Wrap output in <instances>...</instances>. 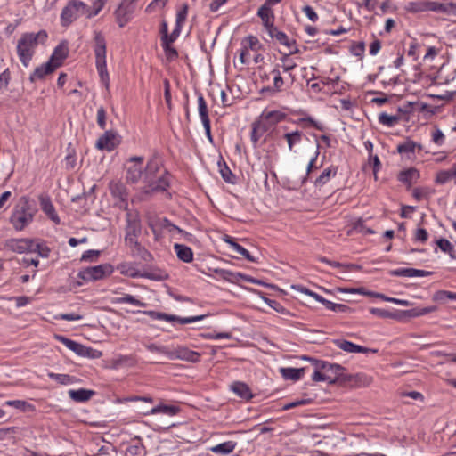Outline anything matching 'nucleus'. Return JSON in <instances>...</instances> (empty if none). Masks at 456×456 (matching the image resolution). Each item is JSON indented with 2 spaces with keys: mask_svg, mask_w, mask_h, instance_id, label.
<instances>
[{
  "mask_svg": "<svg viewBox=\"0 0 456 456\" xmlns=\"http://www.w3.org/2000/svg\"><path fill=\"white\" fill-rule=\"evenodd\" d=\"M302 359L310 362L314 367L312 376L314 382L327 381L329 384H335L340 379L343 380L348 379L347 378H342L345 368L339 364L330 363L306 355H304Z\"/></svg>",
  "mask_w": 456,
  "mask_h": 456,
  "instance_id": "nucleus-1",
  "label": "nucleus"
},
{
  "mask_svg": "<svg viewBox=\"0 0 456 456\" xmlns=\"http://www.w3.org/2000/svg\"><path fill=\"white\" fill-rule=\"evenodd\" d=\"M47 37L48 35L45 30H40L37 33L28 32L21 35L17 44V53L25 67H28L38 44H44Z\"/></svg>",
  "mask_w": 456,
  "mask_h": 456,
  "instance_id": "nucleus-2",
  "label": "nucleus"
},
{
  "mask_svg": "<svg viewBox=\"0 0 456 456\" xmlns=\"http://www.w3.org/2000/svg\"><path fill=\"white\" fill-rule=\"evenodd\" d=\"M37 209L28 196L20 197L15 204L10 216V223L17 231H22L32 223Z\"/></svg>",
  "mask_w": 456,
  "mask_h": 456,
  "instance_id": "nucleus-3",
  "label": "nucleus"
},
{
  "mask_svg": "<svg viewBox=\"0 0 456 456\" xmlns=\"http://www.w3.org/2000/svg\"><path fill=\"white\" fill-rule=\"evenodd\" d=\"M86 4L79 0H70L67 5L62 9L61 13V23L63 27L69 26L74 20H76L81 12H84V9Z\"/></svg>",
  "mask_w": 456,
  "mask_h": 456,
  "instance_id": "nucleus-4",
  "label": "nucleus"
},
{
  "mask_svg": "<svg viewBox=\"0 0 456 456\" xmlns=\"http://www.w3.org/2000/svg\"><path fill=\"white\" fill-rule=\"evenodd\" d=\"M112 271L110 265H99L81 270L77 276L86 281H98L110 274Z\"/></svg>",
  "mask_w": 456,
  "mask_h": 456,
  "instance_id": "nucleus-5",
  "label": "nucleus"
},
{
  "mask_svg": "<svg viewBox=\"0 0 456 456\" xmlns=\"http://www.w3.org/2000/svg\"><path fill=\"white\" fill-rule=\"evenodd\" d=\"M142 314L151 316L154 320H161V321H166V322H177L181 324H188V323L195 322L197 321H201L207 316L206 314H201V315H197V316H192V317H179V316H176L174 314H168L166 313L157 312V311H153V310L142 311Z\"/></svg>",
  "mask_w": 456,
  "mask_h": 456,
  "instance_id": "nucleus-6",
  "label": "nucleus"
},
{
  "mask_svg": "<svg viewBox=\"0 0 456 456\" xmlns=\"http://www.w3.org/2000/svg\"><path fill=\"white\" fill-rule=\"evenodd\" d=\"M143 157L134 156L128 159L129 166L126 167V179L128 183H136L142 176Z\"/></svg>",
  "mask_w": 456,
  "mask_h": 456,
  "instance_id": "nucleus-7",
  "label": "nucleus"
},
{
  "mask_svg": "<svg viewBox=\"0 0 456 456\" xmlns=\"http://www.w3.org/2000/svg\"><path fill=\"white\" fill-rule=\"evenodd\" d=\"M134 11L133 1L123 0L115 11L116 21L120 28L125 27L131 20Z\"/></svg>",
  "mask_w": 456,
  "mask_h": 456,
  "instance_id": "nucleus-8",
  "label": "nucleus"
},
{
  "mask_svg": "<svg viewBox=\"0 0 456 456\" xmlns=\"http://www.w3.org/2000/svg\"><path fill=\"white\" fill-rule=\"evenodd\" d=\"M109 187L112 197L117 200L115 205L121 209H126L128 193L126 186L120 182H110Z\"/></svg>",
  "mask_w": 456,
  "mask_h": 456,
  "instance_id": "nucleus-9",
  "label": "nucleus"
},
{
  "mask_svg": "<svg viewBox=\"0 0 456 456\" xmlns=\"http://www.w3.org/2000/svg\"><path fill=\"white\" fill-rule=\"evenodd\" d=\"M145 183H147V185L143 188V192L145 194L165 191L170 186L169 174L165 172V174L159 177L156 181L150 179V181H146Z\"/></svg>",
  "mask_w": 456,
  "mask_h": 456,
  "instance_id": "nucleus-10",
  "label": "nucleus"
},
{
  "mask_svg": "<svg viewBox=\"0 0 456 456\" xmlns=\"http://www.w3.org/2000/svg\"><path fill=\"white\" fill-rule=\"evenodd\" d=\"M118 134L114 130H108L100 136L96 142V147L99 150L113 151L118 145Z\"/></svg>",
  "mask_w": 456,
  "mask_h": 456,
  "instance_id": "nucleus-11",
  "label": "nucleus"
},
{
  "mask_svg": "<svg viewBox=\"0 0 456 456\" xmlns=\"http://www.w3.org/2000/svg\"><path fill=\"white\" fill-rule=\"evenodd\" d=\"M94 46L95 64L106 63V40L100 31H94Z\"/></svg>",
  "mask_w": 456,
  "mask_h": 456,
  "instance_id": "nucleus-12",
  "label": "nucleus"
},
{
  "mask_svg": "<svg viewBox=\"0 0 456 456\" xmlns=\"http://www.w3.org/2000/svg\"><path fill=\"white\" fill-rule=\"evenodd\" d=\"M333 343L341 350L347 352V353H377V349H370L362 346H359L356 344H354L353 342H350L346 339H334Z\"/></svg>",
  "mask_w": 456,
  "mask_h": 456,
  "instance_id": "nucleus-13",
  "label": "nucleus"
},
{
  "mask_svg": "<svg viewBox=\"0 0 456 456\" xmlns=\"http://www.w3.org/2000/svg\"><path fill=\"white\" fill-rule=\"evenodd\" d=\"M68 43L66 41H62L54 48L48 61L54 65L56 69H58L62 65L63 61L68 57Z\"/></svg>",
  "mask_w": 456,
  "mask_h": 456,
  "instance_id": "nucleus-14",
  "label": "nucleus"
},
{
  "mask_svg": "<svg viewBox=\"0 0 456 456\" xmlns=\"http://www.w3.org/2000/svg\"><path fill=\"white\" fill-rule=\"evenodd\" d=\"M180 359L191 362L200 361V354L188 349L187 347H178L175 350H171L169 360Z\"/></svg>",
  "mask_w": 456,
  "mask_h": 456,
  "instance_id": "nucleus-15",
  "label": "nucleus"
},
{
  "mask_svg": "<svg viewBox=\"0 0 456 456\" xmlns=\"http://www.w3.org/2000/svg\"><path fill=\"white\" fill-rule=\"evenodd\" d=\"M39 203L43 212L55 224L61 223L60 217L55 211L51 198L47 195L39 196Z\"/></svg>",
  "mask_w": 456,
  "mask_h": 456,
  "instance_id": "nucleus-16",
  "label": "nucleus"
},
{
  "mask_svg": "<svg viewBox=\"0 0 456 456\" xmlns=\"http://www.w3.org/2000/svg\"><path fill=\"white\" fill-rule=\"evenodd\" d=\"M6 246L12 251L19 254L30 253V250H33L31 247H34L33 240L30 239L10 240L6 242Z\"/></svg>",
  "mask_w": 456,
  "mask_h": 456,
  "instance_id": "nucleus-17",
  "label": "nucleus"
},
{
  "mask_svg": "<svg viewBox=\"0 0 456 456\" xmlns=\"http://www.w3.org/2000/svg\"><path fill=\"white\" fill-rule=\"evenodd\" d=\"M257 15L262 20L263 25L265 26L267 32L275 27L274 26V14L270 7L262 5L258 9Z\"/></svg>",
  "mask_w": 456,
  "mask_h": 456,
  "instance_id": "nucleus-18",
  "label": "nucleus"
},
{
  "mask_svg": "<svg viewBox=\"0 0 456 456\" xmlns=\"http://www.w3.org/2000/svg\"><path fill=\"white\" fill-rule=\"evenodd\" d=\"M56 68L51 62L47 61L39 67H37L29 77L31 83L43 79L46 75L53 73Z\"/></svg>",
  "mask_w": 456,
  "mask_h": 456,
  "instance_id": "nucleus-19",
  "label": "nucleus"
},
{
  "mask_svg": "<svg viewBox=\"0 0 456 456\" xmlns=\"http://www.w3.org/2000/svg\"><path fill=\"white\" fill-rule=\"evenodd\" d=\"M231 389L239 397H240L241 399H244L246 401H248V400L252 399L253 396H254V395L252 394L249 387L246 383H244V382H240V381L233 382L231 385Z\"/></svg>",
  "mask_w": 456,
  "mask_h": 456,
  "instance_id": "nucleus-20",
  "label": "nucleus"
},
{
  "mask_svg": "<svg viewBox=\"0 0 456 456\" xmlns=\"http://www.w3.org/2000/svg\"><path fill=\"white\" fill-rule=\"evenodd\" d=\"M224 240L230 245V247L238 254L245 257L249 262H256V259L241 245L234 241V240L226 235Z\"/></svg>",
  "mask_w": 456,
  "mask_h": 456,
  "instance_id": "nucleus-21",
  "label": "nucleus"
},
{
  "mask_svg": "<svg viewBox=\"0 0 456 456\" xmlns=\"http://www.w3.org/2000/svg\"><path fill=\"white\" fill-rule=\"evenodd\" d=\"M419 178V173L414 167L403 170L398 175V180L408 186H411L412 182H416Z\"/></svg>",
  "mask_w": 456,
  "mask_h": 456,
  "instance_id": "nucleus-22",
  "label": "nucleus"
},
{
  "mask_svg": "<svg viewBox=\"0 0 456 456\" xmlns=\"http://www.w3.org/2000/svg\"><path fill=\"white\" fill-rule=\"evenodd\" d=\"M142 232L141 221L137 217H131L130 215L127 216V224L126 226V236H140Z\"/></svg>",
  "mask_w": 456,
  "mask_h": 456,
  "instance_id": "nucleus-23",
  "label": "nucleus"
},
{
  "mask_svg": "<svg viewBox=\"0 0 456 456\" xmlns=\"http://www.w3.org/2000/svg\"><path fill=\"white\" fill-rule=\"evenodd\" d=\"M174 248L175 250L177 257L185 263H190L193 259V252L191 248L183 244H175Z\"/></svg>",
  "mask_w": 456,
  "mask_h": 456,
  "instance_id": "nucleus-24",
  "label": "nucleus"
},
{
  "mask_svg": "<svg viewBox=\"0 0 456 456\" xmlns=\"http://www.w3.org/2000/svg\"><path fill=\"white\" fill-rule=\"evenodd\" d=\"M263 119L269 122L273 127H274L278 123L283 121L287 115L284 112L280 110H272V111H263L262 114Z\"/></svg>",
  "mask_w": 456,
  "mask_h": 456,
  "instance_id": "nucleus-25",
  "label": "nucleus"
},
{
  "mask_svg": "<svg viewBox=\"0 0 456 456\" xmlns=\"http://www.w3.org/2000/svg\"><path fill=\"white\" fill-rule=\"evenodd\" d=\"M94 395V391L80 388L77 390H69V397L75 401L79 403L87 402L91 399V397Z\"/></svg>",
  "mask_w": 456,
  "mask_h": 456,
  "instance_id": "nucleus-26",
  "label": "nucleus"
},
{
  "mask_svg": "<svg viewBox=\"0 0 456 456\" xmlns=\"http://www.w3.org/2000/svg\"><path fill=\"white\" fill-rule=\"evenodd\" d=\"M236 445L237 443L231 440L212 446L209 450L216 454L226 455L232 452Z\"/></svg>",
  "mask_w": 456,
  "mask_h": 456,
  "instance_id": "nucleus-27",
  "label": "nucleus"
},
{
  "mask_svg": "<svg viewBox=\"0 0 456 456\" xmlns=\"http://www.w3.org/2000/svg\"><path fill=\"white\" fill-rule=\"evenodd\" d=\"M338 172V167L330 166V167L324 169L322 174L316 178L314 181V185L317 187H322L326 184L331 176H335Z\"/></svg>",
  "mask_w": 456,
  "mask_h": 456,
  "instance_id": "nucleus-28",
  "label": "nucleus"
},
{
  "mask_svg": "<svg viewBox=\"0 0 456 456\" xmlns=\"http://www.w3.org/2000/svg\"><path fill=\"white\" fill-rule=\"evenodd\" d=\"M305 370V368L289 367V368H281V373L285 379H290V380L297 381L303 377Z\"/></svg>",
  "mask_w": 456,
  "mask_h": 456,
  "instance_id": "nucleus-29",
  "label": "nucleus"
},
{
  "mask_svg": "<svg viewBox=\"0 0 456 456\" xmlns=\"http://www.w3.org/2000/svg\"><path fill=\"white\" fill-rule=\"evenodd\" d=\"M159 170V162L157 158H151L144 169V182L150 181V179H153L155 175Z\"/></svg>",
  "mask_w": 456,
  "mask_h": 456,
  "instance_id": "nucleus-30",
  "label": "nucleus"
},
{
  "mask_svg": "<svg viewBox=\"0 0 456 456\" xmlns=\"http://www.w3.org/2000/svg\"><path fill=\"white\" fill-rule=\"evenodd\" d=\"M267 33L271 38L276 39L280 44L288 47H290L296 43L295 40L289 41L288 36L284 32L278 30L276 27L270 29Z\"/></svg>",
  "mask_w": 456,
  "mask_h": 456,
  "instance_id": "nucleus-31",
  "label": "nucleus"
},
{
  "mask_svg": "<svg viewBox=\"0 0 456 456\" xmlns=\"http://www.w3.org/2000/svg\"><path fill=\"white\" fill-rule=\"evenodd\" d=\"M180 409L178 406L175 405H165L159 404L158 406L153 407L151 411V414L163 413L168 416H175L179 412Z\"/></svg>",
  "mask_w": 456,
  "mask_h": 456,
  "instance_id": "nucleus-32",
  "label": "nucleus"
},
{
  "mask_svg": "<svg viewBox=\"0 0 456 456\" xmlns=\"http://www.w3.org/2000/svg\"><path fill=\"white\" fill-rule=\"evenodd\" d=\"M131 253L133 256L139 257L145 262L152 260V255L140 242L131 249Z\"/></svg>",
  "mask_w": 456,
  "mask_h": 456,
  "instance_id": "nucleus-33",
  "label": "nucleus"
},
{
  "mask_svg": "<svg viewBox=\"0 0 456 456\" xmlns=\"http://www.w3.org/2000/svg\"><path fill=\"white\" fill-rule=\"evenodd\" d=\"M430 11L439 13H444L447 15H452V2L450 3H439L430 1L429 7Z\"/></svg>",
  "mask_w": 456,
  "mask_h": 456,
  "instance_id": "nucleus-34",
  "label": "nucleus"
},
{
  "mask_svg": "<svg viewBox=\"0 0 456 456\" xmlns=\"http://www.w3.org/2000/svg\"><path fill=\"white\" fill-rule=\"evenodd\" d=\"M54 338L60 342H61L63 345H65L69 350L73 351L76 354L78 355L80 353V349L82 346V344L77 343L72 339H69L62 335H54Z\"/></svg>",
  "mask_w": 456,
  "mask_h": 456,
  "instance_id": "nucleus-35",
  "label": "nucleus"
},
{
  "mask_svg": "<svg viewBox=\"0 0 456 456\" xmlns=\"http://www.w3.org/2000/svg\"><path fill=\"white\" fill-rule=\"evenodd\" d=\"M141 277L147 278L152 281H165L168 278V274L161 269H152L148 272H144L141 274Z\"/></svg>",
  "mask_w": 456,
  "mask_h": 456,
  "instance_id": "nucleus-36",
  "label": "nucleus"
},
{
  "mask_svg": "<svg viewBox=\"0 0 456 456\" xmlns=\"http://www.w3.org/2000/svg\"><path fill=\"white\" fill-rule=\"evenodd\" d=\"M416 148H418L419 151L422 150V146L420 144L411 140H407L403 143H401L397 146V151L401 154L413 153Z\"/></svg>",
  "mask_w": 456,
  "mask_h": 456,
  "instance_id": "nucleus-37",
  "label": "nucleus"
},
{
  "mask_svg": "<svg viewBox=\"0 0 456 456\" xmlns=\"http://www.w3.org/2000/svg\"><path fill=\"white\" fill-rule=\"evenodd\" d=\"M455 176H456V171L453 167L452 169H448V170H441L436 175V183H440V184H444Z\"/></svg>",
  "mask_w": 456,
  "mask_h": 456,
  "instance_id": "nucleus-38",
  "label": "nucleus"
},
{
  "mask_svg": "<svg viewBox=\"0 0 456 456\" xmlns=\"http://www.w3.org/2000/svg\"><path fill=\"white\" fill-rule=\"evenodd\" d=\"M302 137L303 133L298 130L285 134L284 138L287 140L289 150L292 151L294 145L301 142Z\"/></svg>",
  "mask_w": 456,
  "mask_h": 456,
  "instance_id": "nucleus-39",
  "label": "nucleus"
},
{
  "mask_svg": "<svg viewBox=\"0 0 456 456\" xmlns=\"http://www.w3.org/2000/svg\"><path fill=\"white\" fill-rule=\"evenodd\" d=\"M199 114L202 122L208 121V110L203 95L200 93L198 96Z\"/></svg>",
  "mask_w": 456,
  "mask_h": 456,
  "instance_id": "nucleus-40",
  "label": "nucleus"
},
{
  "mask_svg": "<svg viewBox=\"0 0 456 456\" xmlns=\"http://www.w3.org/2000/svg\"><path fill=\"white\" fill-rule=\"evenodd\" d=\"M115 303H118V304L127 303V304H132L134 305H137V306H141V307L146 306L145 303L140 301L139 299L135 298L134 296H132L130 294H125L123 297H117L115 299Z\"/></svg>",
  "mask_w": 456,
  "mask_h": 456,
  "instance_id": "nucleus-41",
  "label": "nucleus"
},
{
  "mask_svg": "<svg viewBox=\"0 0 456 456\" xmlns=\"http://www.w3.org/2000/svg\"><path fill=\"white\" fill-rule=\"evenodd\" d=\"M102 355V352L92 347L82 345L78 356L87 357L90 359H98Z\"/></svg>",
  "mask_w": 456,
  "mask_h": 456,
  "instance_id": "nucleus-42",
  "label": "nucleus"
},
{
  "mask_svg": "<svg viewBox=\"0 0 456 456\" xmlns=\"http://www.w3.org/2000/svg\"><path fill=\"white\" fill-rule=\"evenodd\" d=\"M436 244L443 252L448 253L452 258H455L454 248L448 240L444 238L439 239L436 241Z\"/></svg>",
  "mask_w": 456,
  "mask_h": 456,
  "instance_id": "nucleus-43",
  "label": "nucleus"
},
{
  "mask_svg": "<svg viewBox=\"0 0 456 456\" xmlns=\"http://www.w3.org/2000/svg\"><path fill=\"white\" fill-rule=\"evenodd\" d=\"M399 119L400 118L398 116L388 115L385 112H382L379 115V123L388 127L394 126L399 121Z\"/></svg>",
  "mask_w": 456,
  "mask_h": 456,
  "instance_id": "nucleus-44",
  "label": "nucleus"
},
{
  "mask_svg": "<svg viewBox=\"0 0 456 456\" xmlns=\"http://www.w3.org/2000/svg\"><path fill=\"white\" fill-rule=\"evenodd\" d=\"M48 377L51 379H53L61 385L71 384L74 382V379H75L74 377H71L69 374H58V373H53V372H49Z\"/></svg>",
  "mask_w": 456,
  "mask_h": 456,
  "instance_id": "nucleus-45",
  "label": "nucleus"
},
{
  "mask_svg": "<svg viewBox=\"0 0 456 456\" xmlns=\"http://www.w3.org/2000/svg\"><path fill=\"white\" fill-rule=\"evenodd\" d=\"M145 448L140 440H137L134 444H131L126 449V454L132 456H140L144 454Z\"/></svg>",
  "mask_w": 456,
  "mask_h": 456,
  "instance_id": "nucleus-46",
  "label": "nucleus"
},
{
  "mask_svg": "<svg viewBox=\"0 0 456 456\" xmlns=\"http://www.w3.org/2000/svg\"><path fill=\"white\" fill-rule=\"evenodd\" d=\"M271 74L273 75V86H275V89L281 91L284 80L280 71V64H276L274 69L271 71Z\"/></svg>",
  "mask_w": 456,
  "mask_h": 456,
  "instance_id": "nucleus-47",
  "label": "nucleus"
},
{
  "mask_svg": "<svg viewBox=\"0 0 456 456\" xmlns=\"http://www.w3.org/2000/svg\"><path fill=\"white\" fill-rule=\"evenodd\" d=\"M265 133H264L260 128L257 127L255 123H252V130L250 134V140L253 143L255 149L258 147L259 140L264 136Z\"/></svg>",
  "mask_w": 456,
  "mask_h": 456,
  "instance_id": "nucleus-48",
  "label": "nucleus"
},
{
  "mask_svg": "<svg viewBox=\"0 0 456 456\" xmlns=\"http://www.w3.org/2000/svg\"><path fill=\"white\" fill-rule=\"evenodd\" d=\"M370 312L376 316L381 317V318H391L397 320V314L396 311L390 312L386 309H380V308H375L372 307L370 309Z\"/></svg>",
  "mask_w": 456,
  "mask_h": 456,
  "instance_id": "nucleus-49",
  "label": "nucleus"
},
{
  "mask_svg": "<svg viewBox=\"0 0 456 456\" xmlns=\"http://www.w3.org/2000/svg\"><path fill=\"white\" fill-rule=\"evenodd\" d=\"M172 43H168L166 41L161 42V45L164 49L166 58L168 61H173L178 57V53L175 48H174L172 45Z\"/></svg>",
  "mask_w": 456,
  "mask_h": 456,
  "instance_id": "nucleus-50",
  "label": "nucleus"
},
{
  "mask_svg": "<svg viewBox=\"0 0 456 456\" xmlns=\"http://www.w3.org/2000/svg\"><path fill=\"white\" fill-rule=\"evenodd\" d=\"M219 167H220V174H221L222 178L226 183H235V175L232 173V171L226 166V164L224 162V165L221 166V164L219 163Z\"/></svg>",
  "mask_w": 456,
  "mask_h": 456,
  "instance_id": "nucleus-51",
  "label": "nucleus"
},
{
  "mask_svg": "<svg viewBox=\"0 0 456 456\" xmlns=\"http://www.w3.org/2000/svg\"><path fill=\"white\" fill-rule=\"evenodd\" d=\"M33 246L31 247L33 250H30V253H37L42 257H48L50 254V248L43 244L36 242L33 240Z\"/></svg>",
  "mask_w": 456,
  "mask_h": 456,
  "instance_id": "nucleus-52",
  "label": "nucleus"
},
{
  "mask_svg": "<svg viewBox=\"0 0 456 456\" xmlns=\"http://www.w3.org/2000/svg\"><path fill=\"white\" fill-rule=\"evenodd\" d=\"M325 307L329 310H331V311H334L337 313H350L351 312V308L348 305H343V304L333 303L331 301H328V303H326Z\"/></svg>",
  "mask_w": 456,
  "mask_h": 456,
  "instance_id": "nucleus-53",
  "label": "nucleus"
},
{
  "mask_svg": "<svg viewBox=\"0 0 456 456\" xmlns=\"http://www.w3.org/2000/svg\"><path fill=\"white\" fill-rule=\"evenodd\" d=\"M95 65H96V69L98 70V73H99L102 82L108 88L110 82H109V74L107 71V64L106 63H97Z\"/></svg>",
  "mask_w": 456,
  "mask_h": 456,
  "instance_id": "nucleus-54",
  "label": "nucleus"
},
{
  "mask_svg": "<svg viewBox=\"0 0 456 456\" xmlns=\"http://www.w3.org/2000/svg\"><path fill=\"white\" fill-rule=\"evenodd\" d=\"M145 347L152 353H159L167 355L168 358L170 356L171 350L165 346H158L156 344H147L145 345Z\"/></svg>",
  "mask_w": 456,
  "mask_h": 456,
  "instance_id": "nucleus-55",
  "label": "nucleus"
},
{
  "mask_svg": "<svg viewBox=\"0 0 456 456\" xmlns=\"http://www.w3.org/2000/svg\"><path fill=\"white\" fill-rule=\"evenodd\" d=\"M188 4H183L182 8L177 12L176 13V20H175V25L183 27V23L186 20L187 14H188Z\"/></svg>",
  "mask_w": 456,
  "mask_h": 456,
  "instance_id": "nucleus-56",
  "label": "nucleus"
},
{
  "mask_svg": "<svg viewBox=\"0 0 456 456\" xmlns=\"http://www.w3.org/2000/svg\"><path fill=\"white\" fill-rule=\"evenodd\" d=\"M289 54H284L281 58V65L280 64V67L282 69V70L284 72H289L291 70H293L297 64L289 60Z\"/></svg>",
  "mask_w": 456,
  "mask_h": 456,
  "instance_id": "nucleus-57",
  "label": "nucleus"
},
{
  "mask_svg": "<svg viewBox=\"0 0 456 456\" xmlns=\"http://www.w3.org/2000/svg\"><path fill=\"white\" fill-rule=\"evenodd\" d=\"M265 302L268 304L269 306H271L273 309H274L276 312L278 313H281V314H283L285 315H288V316H292L293 314L288 311L287 309H285L279 302H277L276 300H273V299H268V298H265Z\"/></svg>",
  "mask_w": 456,
  "mask_h": 456,
  "instance_id": "nucleus-58",
  "label": "nucleus"
},
{
  "mask_svg": "<svg viewBox=\"0 0 456 456\" xmlns=\"http://www.w3.org/2000/svg\"><path fill=\"white\" fill-rule=\"evenodd\" d=\"M430 1H422V2H416V3H411V8L410 10L414 12H426L430 11L429 7Z\"/></svg>",
  "mask_w": 456,
  "mask_h": 456,
  "instance_id": "nucleus-59",
  "label": "nucleus"
},
{
  "mask_svg": "<svg viewBox=\"0 0 456 456\" xmlns=\"http://www.w3.org/2000/svg\"><path fill=\"white\" fill-rule=\"evenodd\" d=\"M397 320H403L404 318H415L419 317L418 307L409 310H398L396 311Z\"/></svg>",
  "mask_w": 456,
  "mask_h": 456,
  "instance_id": "nucleus-60",
  "label": "nucleus"
},
{
  "mask_svg": "<svg viewBox=\"0 0 456 456\" xmlns=\"http://www.w3.org/2000/svg\"><path fill=\"white\" fill-rule=\"evenodd\" d=\"M434 299L437 301H443L444 299L456 300V293L446 290H439L435 293Z\"/></svg>",
  "mask_w": 456,
  "mask_h": 456,
  "instance_id": "nucleus-61",
  "label": "nucleus"
},
{
  "mask_svg": "<svg viewBox=\"0 0 456 456\" xmlns=\"http://www.w3.org/2000/svg\"><path fill=\"white\" fill-rule=\"evenodd\" d=\"M219 276L224 281H227L232 283L239 282V274H236V273H232L229 270L222 269Z\"/></svg>",
  "mask_w": 456,
  "mask_h": 456,
  "instance_id": "nucleus-62",
  "label": "nucleus"
},
{
  "mask_svg": "<svg viewBox=\"0 0 456 456\" xmlns=\"http://www.w3.org/2000/svg\"><path fill=\"white\" fill-rule=\"evenodd\" d=\"M107 114L103 106H101L97 110V124L101 129L106 127Z\"/></svg>",
  "mask_w": 456,
  "mask_h": 456,
  "instance_id": "nucleus-63",
  "label": "nucleus"
},
{
  "mask_svg": "<svg viewBox=\"0 0 456 456\" xmlns=\"http://www.w3.org/2000/svg\"><path fill=\"white\" fill-rule=\"evenodd\" d=\"M158 225L159 226V228L161 229H166L167 230L168 232H172V231H178L179 232H182V230L177 227L176 225H175L174 224H172L168 219L167 218H163L161 219Z\"/></svg>",
  "mask_w": 456,
  "mask_h": 456,
  "instance_id": "nucleus-64",
  "label": "nucleus"
}]
</instances>
